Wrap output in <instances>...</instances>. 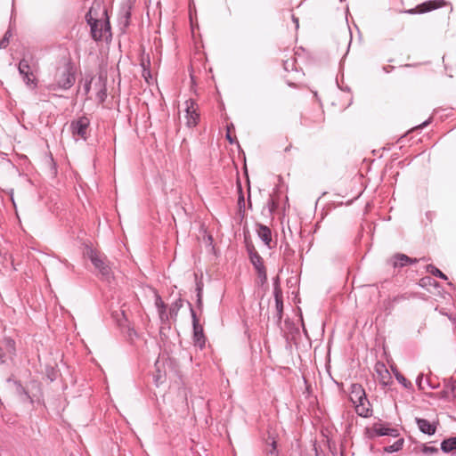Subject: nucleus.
<instances>
[{
	"label": "nucleus",
	"mask_w": 456,
	"mask_h": 456,
	"mask_svg": "<svg viewBox=\"0 0 456 456\" xmlns=\"http://www.w3.org/2000/svg\"><path fill=\"white\" fill-rule=\"evenodd\" d=\"M78 240L83 256L91 262L102 279L109 280L111 276V269L107 256L94 247L91 240L79 237Z\"/></svg>",
	"instance_id": "f257e3e1"
},
{
	"label": "nucleus",
	"mask_w": 456,
	"mask_h": 456,
	"mask_svg": "<svg viewBox=\"0 0 456 456\" xmlns=\"http://www.w3.org/2000/svg\"><path fill=\"white\" fill-rule=\"evenodd\" d=\"M75 81L76 77L73 63L70 61H67L63 69L57 73L55 83L52 84L49 88L51 90H68L73 86Z\"/></svg>",
	"instance_id": "f03ea898"
},
{
	"label": "nucleus",
	"mask_w": 456,
	"mask_h": 456,
	"mask_svg": "<svg viewBox=\"0 0 456 456\" xmlns=\"http://www.w3.org/2000/svg\"><path fill=\"white\" fill-rule=\"evenodd\" d=\"M192 322V339L195 346L203 349L206 346L207 338L204 334L203 327L200 323V320L191 302L187 301Z\"/></svg>",
	"instance_id": "7ed1b4c3"
},
{
	"label": "nucleus",
	"mask_w": 456,
	"mask_h": 456,
	"mask_svg": "<svg viewBox=\"0 0 456 456\" xmlns=\"http://www.w3.org/2000/svg\"><path fill=\"white\" fill-rule=\"evenodd\" d=\"M90 119L83 115L70 122L69 130L74 137H78L84 141L87 140V129L90 126Z\"/></svg>",
	"instance_id": "20e7f679"
},
{
	"label": "nucleus",
	"mask_w": 456,
	"mask_h": 456,
	"mask_svg": "<svg viewBox=\"0 0 456 456\" xmlns=\"http://www.w3.org/2000/svg\"><path fill=\"white\" fill-rule=\"evenodd\" d=\"M185 105L186 124L189 127H193L200 120V114L197 112V102L195 100L190 98L185 101Z\"/></svg>",
	"instance_id": "39448f33"
},
{
	"label": "nucleus",
	"mask_w": 456,
	"mask_h": 456,
	"mask_svg": "<svg viewBox=\"0 0 456 456\" xmlns=\"http://www.w3.org/2000/svg\"><path fill=\"white\" fill-rule=\"evenodd\" d=\"M445 5V1L444 0H430L427 1L421 4L417 5L415 8L409 9L405 11V12L410 14H415V13H425L438 8L443 7Z\"/></svg>",
	"instance_id": "423d86ee"
},
{
	"label": "nucleus",
	"mask_w": 456,
	"mask_h": 456,
	"mask_svg": "<svg viewBox=\"0 0 456 456\" xmlns=\"http://www.w3.org/2000/svg\"><path fill=\"white\" fill-rule=\"evenodd\" d=\"M389 262L394 268H403L418 263L419 259L411 258L403 253H396L391 257Z\"/></svg>",
	"instance_id": "0eeeda50"
},
{
	"label": "nucleus",
	"mask_w": 456,
	"mask_h": 456,
	"mask_svg": "<svg viewBox=\"0 0 456 456\" xmlns=\"http://www.w3.org/2000/svg\"><path fill=\"white\" fill-rule=\"evenodd\" d=\"M415 422L418 426L419 430L428 436H433L436 434L437 429V422H431L427 419L416 417Z\"/></svg>",
	"instance_id": "6e6552de"
},
{
	"label": "nucleus",
	"mask_w": 456,
	"mask_h": 456,
	"mask_svg": "<svg viewBox=\"0 0 456 456\" xmlns=\"http://www.w3.org/2000/svg\"><path fill=\"white\" fill-rule=\"evenodd\" d=\"M247 252L248 254L249 262L255 268L256 272L265 268L262 256L258 254L253 245H247Z\"/></svg>",
	"instance_id": "1a4fd4ad"
},
{
	"label": "nucleus",
	"mask_w": 456,
	"mask_h": 456,
	"mask_svg": "<svg viewBox=\"0 0 456 456\" xmlns=\"http://www.w3.org/2000/svg\"><path fill=\"white\" fill-rule=\"evenodd\" d=\"M283 68L287 72L294 73V80H298L304 76L302 69L297 66V60L293 56L283 61Z\"/></svg>",
	"instance_id": "9d476101"
},
{
	"label": "nucleus",
	"mask_w": 456,
	"mask_h": 456,
	"mask_svg": "<svg viewBox=\"0 0 456 456\" xmlns=\"http://www.w3.org/2000/svg\"><path fill=\"white\" fill-rule=\"evenodd\" d=\"M131 7L124 6L121 8L118 13V24L123 27V28H128L130 25L131 19Z\"/></svg>",
	"instance_id": "9b49d317"
},
{
	"label": "nucleus",
	"mask_w": 456,
	"mask_h": 456,
	"mask_svg": "<svg viewBox=\"0 0 456 456\" xmlns=\"http://www.w3.org/2000/svg\"><path fill=\"white\" fill-rule=\"evenodd\" d=\"M441 450L444 453H456V436L444 439L441 443Z\"/></svg>",
	"instance_id": "f8f14e48"
},
{
	"label": "nucleus",
	"mask_w": 456,
	"mask_h": 456,
	"mask_svg": "<svg viewBox=\"0 0 456 456\" xmlns=\"http://www.w3.org/2000/svg\"><path fill=\"white\" fill-rule=\"evenodd\" d=\"M307 232V234L310 233L311 230H281V232L283 233L284 237V244L285 248H289V243L288 241V237L289 236L292 240H294V237L297 236L298 239H300L305 232Z\"/></svg>",
	"instance_id": "ddd939ff"
},
{
	"label": "nucleus",
	"mask_w": 456,
	"mask_h": 456,
	"mask_svg": "<svg viewBox=\"0 0 456 456\" xmlns=\"http://www.w3.org/2000/svg\"><path fill=\"white\" fill-rule=\"evenodd\" d=\"M4 349L8 358L12 360L14 356H16V344L14 339L12 338H5L4 339Z\"/></svg>",
	"instance_id": "4468645a"
},
{
	"label": "nucleus",
	"mask_w": 456,
	"mask_h": 456,
	"mask_svg": "<svg viewBox=\"0 0 456 456\" xmlns=\"http://www.w3.org/2000/svg\"><path fill=\"white\" fill-rule=\"evenodd\" d=\"M365 390L359 383H353L350 387V401L353 403L354 400L360 399L364 396Z\"/></svg>",
	"instance_id": "2eb2a0df"
},
{
	"label": "nucleus",
	"mask_w": 456,
	"mask_h": 456,
	"mask_svg": "<svg viewBox=\"0 0 456 456\" xmlns=\"http://www.w3.org/2000/svg\"><path fill=\"white\" fill-rule=\"evenodd\" d=\"M278 204L270 198L265 206L263 207L261 214L265 217L273 218V213L277 210Z\"/></svg>",
	"instance_id": "dca6fc26"
},
{
	"label": "nucleus",
	"mask_w": 456,
	"mask_h": 456,
	"mask_svg": "<svg viewBox=\"0 0 456 456\" xmlns=\"http://www.w3.org/2000/svg\"><path fill=\"white\" fill-rule=\"evenodd\" d=\"M356 413L362 418H369L372 415L371 404L367 401V404L354 405Z\"/></svg>",
	"instance_id": "f3484780"
},
{
	"label": "nucleus",
	"mask_w": 456,
	"mask_h": 456,
	"mask_svg": "<svg viewBox=\"0 0 456 456\" xmlns=\"http://www.w3.org/2000/svg\"><path fill=\"white\" fill-rule=\"evenodd\" d=\"M395 379L406 389H413V385L396 368L392 369Z\"/></svg>",
	"instance_id": "a211bd4d"
},
{
	"label": "nucleus",
	"mask_w": 456,
	"mask_h": 456,
	"mask_svg": "<svg viewBox=\"0 0 456 456\" xmlns=\"http://www.w3.org/2000/svg\"><path fill=\"white\" fill-rule=\"evenodd\" d=\"M15 386L17 393L20 396L21 401H28L30 403H33V399L31 398L28 391L22 386L20 381H15Z\"/></svg>",
	"instance_id": "6ab92c4d"
},
{
	"label": "nucleus",
	"mask_w": 456,
	"mask_h": 456,
	"mask_svg": "<svg viewBox=\"0 0 456 456\" xmlns=\"http://www.w3.org/2000/svg\"><path fill=\"white\" fill-rule=\"evenodd\" d=\"M183 306V299L181 297L174 301L169 307V315L171 319H176L178 312Z\"/></svg>",
	"instance_id": "aec40b11"
},
{
	"label": "nucleus",
	"mask_w": 456,
	"mask_h": 456,
	"mask_svg": "<svg viewBox=\"0 0 456 456\" xmlns=\"http://www.w3.org/2000/svg\"><path fill=\"white\" fill-rule=\"evenodd\" d=\"M403 444H404V439L400 438V439L396 440L393 444L385 446L383 450H384V452H386L387 453L397 452L403 449Z\"/></svg>",
	"instance_id": "412c9836"
},
{
	"label": "nucleus",
	"mask_w": 456,
	"mask_h": 456,
	"mask_svg": "<svg viewBox=\"0 0 456 456\" xmlns=\"http://www.w3.org/2000/svg\"><path fill=\"white\" fill-rule=\"evenodd\" d=\"M426 270L428 273H431L433 276H436L444 281L448 280V276L446 274H444L440 269H438L436 266H435L432 264L428 265L426 266Z\"/></svg>",
	"instance_id": "4be33fe9"
},
{
	"label": "nucleus",
	"mask_w": 456,
	"mask_h": 456,
	"mask_svg": "<svg viewBox=\"0 0 456 456\" xmlns=\"http://www.w3.org/2000/svg\"><path fill=\"white\" fill-rule=\"evenodd\" d=\"M45 375L51 382L55 381L59 375V370L57 369V366L47 364L45 366Z\"/></svg>",
	"instance_id": "5701e85b"
},
{
	"label": "nucleus",
	"mask_w": 456,
	"mask_h": 456,
	"mask_svg": "<svg viewBox=\"0 0 456 456\" xmlns=\"http://www.w3.org/2000/svg\"><path fill=\"white\" fill-rule=\"evenodd\" d=\"M259 238L261 240L265 243V246H267L269 248H271V241H272V231L273 230H256Z\"/></svg>",
	"instance_id": "b1692460"
},
{
	"label": "nucleus",
	"mask_w": 456,
	"mask_h": 456,
	"mask_svg": "<svg viewBox=\"0 0 456 456\" xmlns=\"http://www.w3.org/2000/svg\"><path fill=\"white\" fill-rule=\"evenodd\" d=\"M419 286L422 288H428V286H434L435 288L439 287V283L432 277L426 276L419 280Z\"/></svg>",
	"instance_id": "393cba45"
},
{
	"label": "nucleus",
	"mask_w": 456,
	"mask_h": 456,
	"mask_svg": "<svg viewBox=\"0 0 456 456\" xmlns=\"http://www.w3.org/2000/svg\"><path fill=\"white\" fill-rule=\"evenodd\" d=\"M98 25L99 24L94 25V23H93L92 26H89L91 37L96 42L102 38V29H100Z\"/></svg>",
	"instance_id": "a878e982"
},
{
	"label": "nucleus",
	"mask_w": 456,
	"mask_h": 456,
	"mask_svg": "<svg viewBox=\"0 0 456 456\" xmlns=\"http://www.w3.org/2000/svg\"><path fill=\"white\" fill-rule=\"evenodd\" d=\"M18 70H19L20 75H25V73L32 72L30 70V66H29L28 61H27L24 58L21 59L18 64Z\"/></svg>",
	"instance_id": "bb28decb"
},
{
	"label": "nucleus",
	"mask_w": 456,
	"mask_h": 456,
	"mask_svg": "<svg viewBox=\"0 0 456 456\" xmlns=\"http://www.w3.org/2000/svg\"><path fill=\"white\" fill-rule=\"evenodd\" d=\"M93 12H94V8L91 7L89 9V11L87 12V13L86 14V21L89 26H92L93 23H94V25H96V24H99V22H100V20L97 17L93 16Z\"/></svg>",
	"instance_id": "cd10ccee"
},
{
	"label": "nucleus",
	"mask_w": 456,
	"mask_h": 456,
	"mask_svg": "<svg viewBox=\"0 0 456 456\" xmlns=\"http://www.w3.org/2000/svg\"><path fill=\"white\" fill-rule=\"evenodd\" d=\"M238 189H239V196H238L239 211L244 212L245 211V199H244V195H243L242 188H241L240 184H239Z\"/></svg>",
	"instance_id": "c85d7f7f"
},
{
	"label": "nucleus",
	"mask_w": 456,
	"mask_h": 456,
	"mask_svg": "<svg viewBox=\"0 0 456 456\" xmlns=\"http://www.w3.org/2000/svg\"><path fill=\"white\" fill-rule=\"evenodd\" d=\"M20 76L22 77V79L27 86H33V87L37 86L36 78L35 77L31 78V77L33 76L32 72L25 73V75H20Z\"/></svg>",
	"instance_id": "c756f323"
},
{
	"label": "nucleus",
	"mask_w": 456,
	"mask_h": 456,
	"mask_svg": "<svg viewBox=\"0 0 456 456\" xmlns=\"http://www.w3.org/2000/svg\"><path fill=\"white\" fill-rule=\"evenodd\" d=\"M202 231V238L203 241L206 245V247H209L211 245H214V238L213 235L208 232V230H201Z\"/></svg>",
	"instance_id": "7c9ffc66"
},
{
	"label": "nucleus",
	"mask_w": 456,
	"mask_h": 456,
	"mask_svg": "<svg viewBox=\"0 0 456 456\" xmlns=\"http://www.w3.org/2000/svg\"><path fill=\"white\" fill-rule=\"evenodd\" d=\"M203 281L196 277V299H203Z\"/></svg>",
	"instance_id": "2f4dec72"
},
{
	"label": "nucleus",
	"mask_w": 456,
	"mask_h": 456,
	"mask_svg": "<svg viewBox=\"0 0 456 456\" xmlns=\"http://www.w3.org/2000/svg\"><path fill=\"white\" fill-rule=\"evenodd\" d=\"M387 427H384L381 423L374 424V433L378 435V436H384L387 435Z\"/></svg>",
	"instance_id": "473e14b6"
},
{
	"label": "nucleus",
	"mask_w": 456,
	"mask_h": 456,
	"mask_svg": "<svg viewBox=\"0 0 456 456\" xmlns=\"http://www.w3.org/2000/svg\"><path fill=\"white\" fill-rule=\"evenodd\" d=\"M11 37H12V31L10 29H8L4 33L3 38L0 40V49H4L7 47V45H9Z\"/></svg>",
	"instance_id": "72a5a7b5"
},
{
	"label": "nucleus",
	"mask_w": 456,
	"mask_h": 456,
	"mask_svg": "<svg viewBox=\"0 0 456 456\" xmlns=\"http://www.w3.org/2000/svg\"><path fill=\"white\" fill-rule=\"evenodd\" d=\"M273 296L282 294L281 289L280 277L277 275L273 278Z\"/></svg>",
	"instance_id": "f704fd0d"
},
{
	"label": "nucleus",
	"mask_w": 456,
	"mask_h": 456,
	"mask_svg": "<svg viewBox=\"0 0 456 456\" xmlns=\"http://www.w3.org/2000/svg\"><path fill=\"white\" fill-rule=\"evenodd\" d=\"M266 456H279V452L277 449V442L273 439L271 443V447L265 452Z\"/></svg>",
	"instance_id": "c9c22d12"
},
{
	"label": "nucleus",
	"mask_w": 456,
	"mask_h": 456,
	"mask_svg": "<svg viewBox=\"0 0 456 456\" xmlns=\"http://www.w3.org/2000/svg\"><path fill=\"white\" fill-rule=\"evenodd\" d=\"M438 448L435 446H429L427 444H422L421 452L426 455H433L438 452Z\"/></svg>",
	"instance_id": "e433bc0d"
},
{
	"label": "nucleus",
	"mask_w": 456,
	"mask_h": 456,
	"mask_svg": "<svg viewBox=\"0 0 456 456\" xmlns=\"http://www.w3.org/2000/svg\"><path fill=\"white\" fill-rule=\"evenodd\" d=\"M155 306L158 311L167 309V305L164 303L161 297L158 293L155 295Z\"/></svg>",
	"instance_id": "4c0bfd02"
},
{
	"label": "nucleus",
	"mask_w": 456,
	"mask_h": 456,
	"mask_svg": "<svg viewBox=\"0 0 456 456\" xmlns=\"http://www.w3.org/2000/svg\"><path fill=\"white\" fill-rule=\"evenodd\" d=\"M102 15L105 16V20H104L103 24L102 25L101 29H102V31L109 32L111 29V26H110V20H109V17L107 14V11L105 9H103V11H102Z\"/></svg>",
	"instance_id": "58836bf2"
},
{
	"label": "nucleus",
	"mask_w": 456,
	"mask_h": 456,
	"mask_svg": "<svg viewBox=\"0 0 456 456\" xmlns=\"http://www.w3.org/2000/svg\"><path fill=\"white\" fill-rule=\"evenodd\" d=\"M273 297H274V300H275L276 312L283 311L282 294H281V295H274Z\"/></svg>",
	"instance_id": "ea45409f"
},
{
	"label": "nucleus",
	"mask_w": 456,
	"mask_h": 456,
	"mask_svg": "<svg viewBox=\"0 0 456 456\" xmlns=\"http://www.w3.org/2000/svg\"><path fill=\"white\" fill-rule=\"evenodd\" d=\"M256 273H257V277L260 281V285L263 286L264 284H265L267 282L266 268L256 272Z\"/></svg>",
	"instance_id": "a19ab883"
},
{
	"label": "nucleus",
	"mask_w": 456,
	"mask_h": 456,
	"mask_svg": "<svg viewBox=\"0 0 456 456\" xmlns=\"http://www.w3.org/2000/svg\"><path fill=\"white\" fill-rule=\"evenodd\" d=\"M128 340L132 343L138 337L137 331L133 327H128L126 331Z\"/></svg>",
	"instance_id": "79ce46f5"
},
{
	"label": "nucleus",
	"mask_w": 456,
	"mask_h": 456,
	"mask_svg": "<svg viewBox=\"0 0 456 456\" xmlns=\"http://www.w3.org/2000/svg\"><path fill=\"white\" fill-rule=\"evenodd\" d=\"M423 379H424L423 373H419L418 375V377L416 378V386L418 387V388L419 390H424L425 389V387L423 385V383H424Z\"/></svg>",
	"instance_id": "37998d69"
},
{
	"label": "nucleus",
	"mask_w": 456,
	"mask_h": 456,
	"mask_svg": "<svg viewBox=\"0 0 456 456\" xmlns=\"http://www.w3.org/2000/svg\"><path fill=\"white\" fill-rule=\"evenodd\" d=\"M158 313H159V316L161 322H166L169 320L170 315H169V313L167 314V309L158 311Z\"/></svg>",
	"instance_id": "c03bdc74"
},
{
	"label": "nucleus",
	"mask_w": 456,
	"mask_h": 456,
	"mask_svg": "<svg viewBox=\"0 0 456 456\" xmlns=\"http://www.w3.org/2000/svg\"><path fill=\"white\" fill-rule=\"evenodd\" d=\"M364 433H365V436L368 439H374L376 436H378V435H375V433H374V425L372 426L371 428H366Z\"/></svg>",
	"instance_id": "a18cd8bd"
},
{
	"label": "nucleus",
	"mask_w": 456,
	"mask_h": 456,
	"mask_svg": "<svg viewBox=\"0 0 456 456\" xmlns=\"http://www.w3.org/2000/svg\"><path fill=\"white\" fill-rule=\"evenodd\" d=\"M153 379L157 387L163 383L162 374L159 370H158L157 373L153 376Z\"/></svg>",
	"instance_id": "49530a36"
},
{
	"label": "nucleus",
	"mask_w": 456,
	"mask_h": 456,
	"mask_svg": "<svg viewBox=\"0 0 456 456\" xmlns=\"http://www.w3.org/2000/svg\"><path fill=\"white\" fill-rule=\"evenodd\" d=\"M405 299H407V297L404 294L398 295V296L394 297L392 299L388 300V304L389 305H392V303L396 304V303H399L400 301L405 300Z\"/></svg>",
	"instance_id": "de8ad7c7"
},
{
	"label": "nucleus",
	"mask_w": 456,
	"mask_h": 456,
	"mask_svg": "<svg viewBox=\"0 0 456 456\" xmlns=\"http://www.w3.org/2000/svg\"><path fill=\"white\" fill-rule=\"evenodd\" d=\"M399 435L400 434H399L398 429L393 428H387L386 436H392V437H397V436H399Z\"/></svg>",
	"instance_id": "09e8293b"
},
{
	"label": "nucleus",
	"mask_w": 456,
	"mask_h": 456,
	"mask_svg": "<svg viewBox=\"0 0 456 456\" xmlns=\"http://www.w3.org/2000/svg\"><path fill=\"white\" fill-rule=\"evenodd\" d=\"M140 65H141L142 70H144V69H150L151 61H150L149 55L146 57V59L145 58L142 59Z\"/></svg>",
	"instance_id": "8fccbe9b"
},
{
	"label": "nucleus",
	"mask_w": 456,
	"mask_h": 456,
	"mask_svg": "<svg viewBox=\"0 0 456 456\" xmlns=\"http://www.w3.org/2000/svg\"><path fill=\"white\" fill-rule=\"evenodd\" d=\"M93 77H90L89 79H86L83 89L86 94H87L91 90V84H92Z\"/></svg>",
	"instance_id": "3c124183"
},
{
	"label": "nucleus",
	"mask_w": 456,
	"mask_h": 456,
	"mask_svg": "<svg viewBox=\"0 0 456 456\" xmlns=\"http://www.w3.org/2000/svg\"><path fill=\"white\" fill-rule=\"evenodd\" d=\"M142 76L145 79L147 83H149V80L152 78L151 69H144V70H142Z\"/></svg>",
	"instance_id": "603ef678"
},
{
	"label": "nucleus",
	"mask_w": 456,
	"mask_h": 456,
	"mask_svg": "<svg viewBox=\"0 0 456 456\" xmlns=\"http://www.w3.org/2000/svg\"><path fill=\"white\" fill-rule=\"evenodd\" d=\"M7 358L8 355L4 352V347L0 346V365L5 363Z\"/></svg>",
	"instance_id": "864d4df0"
},
{
	"label": "nucleus",
	"mask_w": 456,
	"mask_h": 456,
	"mask_svg": "<svg viewBox=\"0 0 456 456\" xmlns=\"http://www.w3.org/2000/svg\"><path fill=\"white\" fill-rule=\"evenodd\" d=\"M367 401H369V400L367 398L366 393H364V396H361L360 399L354 400V402H353L352 403L354 405H356V404H367Z\"/></svg>",
	"instance_id": "5fc2aeb1"
},
{
	"label": "nucleus",
	"mask_w": 456,
	"mask_h": 456,
	"mask_svg": "<svg viewBox=\"0 0 456 456\" xmlns=\"http://www.w3.org/2000/svg\"><path fill=\"white\" fill-rule=\"evenodd\" d=\"M208 248H209V253H211L216 258L219 257L220 251L216 248L215 244Z\"/></svg>",
	"instance_id": "6e6d98bb"
},
{
	"label": "nucleus",
	"mask_w": 456,
	"mask_h": 456,
	"mask_svg": "<svg viewBox=\"0 0 456 456\" xmlns=\"http://www.w3.org/2000/svg\"><path fill=\"white\" fill-rule=\"evenodd\" d=\"M225 137H226V140H227L231 144H232V143H234V142H237V141H236V138H235V137H233V136H232L231 132L229 131V127L227 128V132H226V135H225Z\"/></svg>",
	"instance_id": "4d7b16f0"
},
{
	"label": "nucleus",
	"mask_w": 456,
	"mask_h": 456,
	"mask_svg": "<svg viewBox=\"0 0 456 456\" xmlns=\"http://www.w3.org/2000/svg\"><path fill=\"white\" fill-rule=\"evenodd\" d=\"M449 393H451L450 388L447 387V384L445 385V389L442 391L441 397L444 399H447L449 396Z\"/></svg>",
	"instance_id": "13d9d810"
},
{
	"label": "nucleus",
	"mask_w": 456,
	"mask_h": 456,
	"mask_svg": "<svg viewBox=\"0 0 456 456\" xmlns=\"http://www.w3.org/2000/svg\"><path fill=\"white\" fill-rule=\"evenodd\" d=\"M447 387L450 388L451 393H454L456 390V379L454 381L449 382L447 384Z\"/></svg>",
	"instance_id": "bf43d9fd"
},
{
	"label": "nucleus",
	"mask_w": 456,
	"mask_h": 456,
	"mask_svg": "<svg viewBox=\"0 0 456 456\" xmlns=\"http://www.w3.org/2000/svg\"><path fill=\"white\" fill-rule=\"evenodd\" d=\"M425 382H426L427 386L428 387H430L431 389H436L438 387V385L432 383V381L428 379H427Z\"/></svg>",
	"instance_id": "052dcab7"
},
{
	"label": "nucleus",
	"mask_w": 456,
	"mask_h": 456,
	"mask_svg": "<svg viewBox=\"0 0 456 456\" xmlns=\"http://www.w3.org/2000/svg\"><path fill=\"white\" fill-rule=\"evenodd\" d=\"M430 122H431V119L428 118V119L425 120L424 122H422L419 126H418L417 128L422 129V128L426 127Z\"/></svg>",
	"instance_id": "680f3d73"
},
{
	"label": "nucleus",
	"mask_w": 456,
	"mask_h": 456,
	"mask_svg": "<svg viewBox=\"0 0 456 456\" xmlns=\"http://www.w3.org/2000/svg\"><path fill=\"white\" fill-rule=\"evenodd\" d=\"M394 69H395V67H394V66H390V65H388V66H384V67H383V70H384L386 73H389V72H391Z\"/></svg>",
	"instance_id": "e2e57ef3"
},
{
	"label": "nucleus",
	"mask_w": 456,
	"mask_h": 456,
	"mask_svg": "<svg viewBox=\"0 0 456 456\" xmlns=\"http://www.w3.org/2000/svg\"><path fill=\"white\" fill-rule=\"evenodd\" d=\"M196 305L199 309L203 307V299H196Z\"/></svg>",
	"instance_id": "0e129e2a"
},
{
	"label": "nucleus",
	"mask_w": 456,
	"mask_h": 456,
	"mask_svg": "<svg viewBox=\"0 0 456 456\" xmlns=\"http://www.w3.org/2000/svg\"><path fill=\"white\" fill-rule=\"evenodd\" d=\"M292 20L296 24V28H299V20L298 18L295 17V15L292 14Z\"/></svg>",
	"instance_id": "69168bd1"
},
{
	"label": "nucleus",
	"mask_w": 456,
	"mask_h": 456,
	"mask_svg": "<svg viewBox=\"0 0 456 456\" xmlns=\"http://www.w3.org/2000/svg\"><path fill=\"white\" fill-rule=\"evenodd\" d=\"M384 304L386 305V308H387V310L391 311V310L394 308V305H395V303H392V305H389V304H388V300H387V301H386Z\"/></svg>",
	"instance_id": "338daca9"
},
{
	"label": "nucleus",
	"mask_w": 456,
	"mask_h": 456,
	"mask_svg": "<svg viewBox=\"0 0 456 456\" xmlns=\"http://www.w3.org/2000/svg\"><path fill=\"white\" fill-rule=\"evenodd\" d=\"M286 82H287V85H288L289 86H290V87H296V83H295V82H293V81H291L290 79H287V80H286Z\"/></svg>",
	"instance_id": "774afa93"
}]
</instances>
